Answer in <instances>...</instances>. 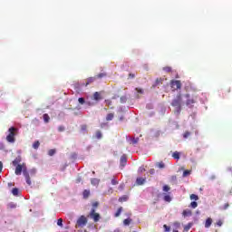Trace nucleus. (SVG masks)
I'll return each mask as SVG.
<instances>
[{"instance_id":"obj_1","label":"nucleus","mask_w":232,"mask_h":232,"mask_svg":"<svg viewBox=\"0 0 232 232\" xmlns=\"http://www.w3.org/2000/svg\"><path fill=\"white\" fill-rule=\"evenodd\" d=\"M22 172L24 177H25L26 184H28V186H32V179H30V173L28 172L25 163L18 164L15 168V175H21Z\"/></svg>"},{"instance_id":"obj_2","label":"nucleus","mask_w":232,"mask_h":232,"mask_svg":"<svg viewBox=\"0 0 232 232\" xmlns=\"http://www.w3.org/2000/svg\"><path fill=\"white\" fill-rule=\"evenodd\" d=\"M171 106L175 108L174 112L179 115L182 111V94H178L177 97L172 100Z\"/></svg>"},{"instance_id":"obj_3","label":"nucleus","mask_w":232,"mask_h":232,"mask_svg":"<svg viewBox=\"0 0 232 232\" xmlns=\"http://www.w3.org/2000/svg\"><path fill=\"white\" fill-rule=\"evenodd\" d=\"M18 131H19V129L15 127H10L8 129L9 134L6 136L7 142L14 144V142H15V135H17Z\"/></svg>"},{"instance_id":"obj_4","label":"nucleus","mask_w":232,"mask_h":232,"mask_svg":"<svg viewBox=\"0 0 232 232\" xmlns=\"http://www.w3.org/2000/svg\"><path fill=\"white\" fill-rule=\"evenodd\" d=\"M106 75H107L106 72H101V73L95 75L94 77H89L86 80L85 86H89V84L95 82V81H97V79H103V77H106Z\"/></svg>"},{"instance_id":"obj_5","label":"nucleus","mask_w":232,"mask_h":232,"mask_svg":"<svg viewBox=\"0 0 232 232\" xmlns=\"http://www.w3.org/2000/svg\"><path fill=\"white\" fill-rule=\"evenodd\" d=\"M87 224H88V218H86V217L84 216H81L76 222V228L84 227V226H86Z\"/></svg>"},{"instance_id":"obj_6","label":"nucleus","mask_w":232,"mask_h":232,"mask_svg":"<svg viewBox=\"0 0 232 232\" xmlns=\"http://www.w3.org/2000/svg\"><path fill=\"white\" fill-rule=\"evenodd\" d=\"M89 217H91L94 222L101 220V215L95 212V208H92Z\"/></svg>"},{"instance_id":"obj_7","label":"nucleus","mask_w":232,"mask_h":232,"mask_svg":"<svg viewBox=\"0 0 232 232\" xmlns=\"http://www.w3.org/2000/svg\"><path fill=\"white\" fill-rule=\"evenodd\" d=\"M170 86L174 90H180V88L182 87V83H180V81L179 80H172L170 82Z\"/></svg>"},{"instance_id":"obj_8","label":"nucleus","mask_w":232,"mask_h":232,"mask_svg":"<svg viewBox=\"0 0 232 232\" xmlns=\"http://www.w3.org/2000/svg\"><path fill=\"white\" fill-rule=\"evenodd\" d=\"M185 97L188 99L186 102V105L188 108H193V104H195V102H197V101H195V99H193V98H189V94H186Z\"/></svg>"},{"instance_id":"obj_9","label":"nucleus","mask_w":232,"mask_h":232,"mask_svg":"<svg viewBox=\"0 0 232 232\" xmlns=\"http://www.w3.org/2000/svg\"><path fill=\"white\" fill-rule=\"evenodd\" d=\"M92 100L99 102V101H102V95L100 92H95L92 96Z\"/></svg>"},{"instance_id":"obj_10","label":"nucleus","mask_w":232,"mask_h":232,"mask_svg":"<svg viewBox=\"0 0 232 232\" xmlns=\"http://www.w3.org/2000/svg\"><path fill=\"white\" fill-rule=\"evenodd\" d=\"M146 183V178H137L136 184L137 186H143Z\"/></svg>"},{"instance_id":"obj_11","label":"nucleus","mask_w":232,"mask_h":232,"mask_svg":"<svg viewBox=\"0 0 232 232\" xmlns=\"http://www.w3.org/2000/svg\"><path fill=\"white\" fill-rule=\"evenodd\" d=\"M120 162H121V166H126V162H128V157H126V154H123L121 157Z\"/></svg>"},{"instance_id":"obj_12","label":"nucleus","mask_w":232,"mask_h":232,"mask_svg":"<svg viewBox=\"0 0 232 232\" xmlns=\"http://www.w3.org/2000/svg\"><path fill=\"white\" fill-rule=\"evenodd\" d=\"M211 224H213V219H211V218H207L205 227H211Z\"/></svg>"},{"instance_id":"obj_13","label":"nucleus","mask_w":232,"mask_h":232,"mask_svg":"<svg viewBox=\"0 0 232 232\" xmlns=\"http://www.w3.org/2000/svg\"><path fill=\"white\" fill-rule=\"evenodd\" d=\"M43 119H44V121L48 124V122H50V115H48V113H45L43 115Z\"/></svg>"},{"instance_id":"obj_14","label":"nucleus","mask_w":232,"mask_h":232,"mask_svg":"<svg viewBox=\"0 0 232 232\" xmlns=\"http://www.w3.org/2000/svg\"><path fill=\"white\" fill-rule=\"evenodd\" d=\"M41 146V142L39 140H36L33 143L34 150H39V147Z\"/></svg>"},{"instance_id":"obj_15","label":"nucleus","mask_w":232,"mask_h":232,"mask_svg":"<svg viewBox=\"0 0 232 232\" xmlns=\"http://www.w3.org/2000/svg\"><path fill=\"white\" fill-rule=\"evenodd\" d=\"M183 217H191L192 212L189 209L184 210L182 213Z\"/></svg>"},{"instance_id":"obj_16","label":"nucleus","mask_w":232,"mask_h":232,"mask_svg":"<svg viewBox=\"0 0 232 232\" xmlns=\"http://www.w3.org/2000/svg\"><path fill=\"white\" fill-rule=\"evenodd\" d=\"M55 153H57V150L55 149H51L48 150L49 157H53Z\"/></svg>"},{"instance_id":"obj_17","label":"nucleus","mask_w":232,"mask_h":232,"mask_svg":"<svg viewBox=\"0 0 232 232\" xmlns=\"http://www.w3.org/2000/svg\"><path fill=\"white\" fill-rule=\"evenodd\" d=\"M19 162H21V157H18L13 160V166H19Z\"/></svg>"},{"instance_id":"obj_18","label":"nucleus","mask_w":232,"mask_h":232,"mask_svg":"<svg viewBox=\"0 0 232 232\" xmlns=\"http://www.w3.org/2000/svg\"><path fill=\"white\" fill-rule=\"evenodd\" d=\"M83 198H88L90 197V190L89 189H84L82 192Z\"/></svg>"},{"instance_id":"obj_19","label":"nucleus","mask_w":232,"mask_h":232,"mask_svg":"<svg viewBox=\"0 0 232 232\" xmlns=\"http://www.w3.org/2000/svg\"><path fill=\"white\" fill-rule=\"evenodd\" d=\"M229 208V203H226L225 205L219 207L220 211H226Z\"/></svg>"},{"instance_id":"obj_20","label":"nucleus","mask_w":232,"mask_h":232,"mask_svg":"<svg viewBox=\"0 0 232 232\" xmlns=\"http://www.w3.org/2000/svg\"><path fill=\"white\" fill-rule=\"evenodd\" d=\"M115 117V114L113 113H109L106 116V121H113V118Z\"/></svg>"},{"instance_id":"obj_21","label":"nucleus","mask_w":232,"mask_h":232,"mask_svg":"<svg viewBox=\"0 0 232 232\" xmlns=\"http://www.w3.org/2000/svg\"><path fill=\"white\" fill-rule=\"evenodd\" d=\"M95 139H102V132H101V130H97L95 133Z\"/></svg>"},{"instance_id":"obj_22","label":"nucleus","mask_w":232,"mask_h":232,"mask_svg":"<svg viewBox=\"0 0 232 232\" xmlns=\"http://www.w3.org/2000/svg\"><path fill=\"white\" fill-rule=\"evenodd\" d=\"M173 159H176L177 160H179V159H180V153H179V151H175L172 154Z\"/></svg>"},{"instance_id":"obj_23","label":"nucleus","mask_w":232,"mask_h":232,"mask_svg":"<svg viewBox=\"0 0 232 232\" xmlns=\"http://www.w3.org/2000/svg\"><path fill=\"white\" fill-rule=\"evenodd\" d=\"M163 72H167V73H171L172 69L170 66L163 67Z\"/></svg>"},{"instance_id":"obj_24","label":"nucleus","mask_w":232,"mask_h":232,"mask_svg":"<svg viewBox=\"0 0 232 232\" xmlns=\"http://www.w3.org/2000/svg\"><path fill=\"white\" fill-rule=\"evenodd\" d=\"M12 193L14 197H17V195H19V188H13Z\"/></svg>"},{"instance_id":"obj_25","label":"nucleus","mask_w":232,"mask_h":232,"mask_svg":"<svg viewBox=\"0 0 232 232\" xmlns=\"http://www.w3.org/2000/svg\"><path fill=\"white\" fill-rule=\"evenodd\" d=\"M163 200H165V202H171V196L170 195H165L163 198Z\"/></svg>"},{"instance_id":"obj_26","label":"nucleus","mask_w":232,"mask_h":232,"mask_svg":"<svg viewBox=\"0 0 232 232\" xmlns=\"http://www.w3.org/2000/svg\"><path fill=\"white\" fill-rule=\"evenodd\" d=\"M123 224L124 226H130V224H131V218H126L123 220Z\"/></svg>"},{"instance_id":"obj_27","label":"nucleus","mask_w":232,"mask_h":232,"mask_svg":"<svg viewBox=\"0 0 232 232\" xmlns=\"http://www.w3.org/2000/svg\"><path fill=\"white\" fill-rule=\"evenodd\" d=\"M105 104L108 106V108L113 110V107H111V100H105Z\"/></svg>"},{"instance_id":"obj_28","label":"nucleus","mask_w":232,"mask_h":232,"mask_svg":"<svg viewBox=\"0 0 232 232\" xmlns=\"http://www.w3.org/2000/svg\"><path fill=\"white\" fill-rule=\"evenodd\" d=\"M157 167L160 168V169H163V168H166V165L161 161L157 163Z\"/></svg>"},{"instance_id":"obj_29","label":"nucleus","mask_w":232,"mask_h":232,"mask_svg":"<svg viewBox=\"0 0 232 232\" xmlns=\"http://www.w3.org/2000/svg\"><path fill=\"white\" fill-rule=\"evenodd\" d=\"M91 184H92V186H97L99 184V179H92L91 180Z\"/></svg>"},{"instance_id":"obj_30","label":"nucleus","mask_w":232,"mask_h":232,"mask_svg":"<svg viewBox=\"0 0 232 232\" xmlns=\"http://www.w3.org/2000/svg\"><path fill=\"white\" fill-rule=\"evenodd\" d=\"M198 203H197V201H192L190 203V208H192V209H195L196 208H198Z\"/></svg>"},{"instance_id":"obj_31","label":"nucleus","mask_w":232,"mask_h":232,"mask_svg":"<svg viewBox=\"0 0 232 232\" xmlns=\"http://www.w3.org/2000/svg\"><path fill=\"white\" fill-rule=\"evenodd\" d=\"M128 200V196H122L119 198V202H126Z\"/></svg>"},{"instance_id":"obj_32","label":"nucleus","mask_w":232,"mask_h":232,"mask_svg":"<svg viewBox=\"0 0 232 232\" xmlns=\"http://www.w3.org/2000/svg\"><path fill=\"white\" fill-rule=\"evenodd\" d=\"M117 184H119V181L117 180V179H115V177H113L111 179V185L112 186H117Z\"/></svg>"},{"instance_id":"obj_33","label":"nucleus","mask_w":232,"mask_h":232,"mask_svg":"<svg viewBox=\"0 0 232 232\" xmlns=\"http://www.w3.org/2000/svg\"><path fill=\"white\" fill-rule=\"evenodd\" d=\"M190 200H198V196L197 194H191Z\"/></svg>"},{"instance_id":"obj_34","label":"nucleus","mask_w":232,"mask_h":232,"mask_svg":"<svg viewBox=\"0 0 232 232\" xmlns=\"http://www.w3.org/2000/svg\"><path fill=\"white\" fill-rule=\"evenodd\" d=\"M191 135V132H189V131H185V133L183 134V139H188L189 138V136Z\"/></svg>"},{"instance_id":"obj_35","label":"nucleus","mask_w":232,"mask_h":232,"mask_svg":"<svg viewBox=\"0 0 232 232\" xmlns=\"http://www.w3.org/2000/svg\"><path fill=\"white\" fill-rule=\"evenodd\" d=\"M121 213H122V207H121L120 208H118L117 212L115 213V217H120Z\"/></svg>"},{"instance_id":"obj_36","label":"nucleus","mask_w":232,"mask_h":232,"mask_svg":"<svg viewBox=\"0 0 232 232\" xmlns=\"http://www.w3.org/2000/svg\"><path fill=\"white\" fill-rule=\"evenodd\" d=\"M121 104H124V102H126V101H128V98H126V96H121L120 99Z\"/></svg>"},{"instance_id":"obj_37","label":"nucleus","mask_w":232,"mask_h":232,"mask_svg":"<svg viewBox=\"0 0 232 232\" xmlns=\"http://www.w3.org/2000/svg\"><path fill=\"white\" fill-rule=\"evenodd\" d=\"M188 175H191V170H184L183 177H188Z\"/></svg>"},{"instance_id":"obj_38","label":"nucleus","mask_w":232,"mask_h":232,"mask_svg":"<svg viewBox=\"0 0 232 232\" xmlns=\"http://www.w3.org/2000/svg\"><path fill=\"white\" fill-rule=\"evenodd\" d=\"M191 229V223L184 227V231H189Z\"/></svg>"},{"instance_id":"obj_39","label":"nucleus","mask_w":232,"mask_h":232,"mask_svg":"<svg viewBox=\"0 0 232 232\" xmlns=\"http://www.w3.org/2000/svg\"><path fill=\"white\" fill-rule=\"evenodd\" d=\"M81 130H82V131H86V130H88V125H86V124L82 125Z\"/></svg>"},{"instance_id":"obj_40","label":"nucleus","mask_w":232,"mask_h":232,"mask_svg":"<svg viewBox=\"0 0 232 232\" xmlns=\"http://www.w3.org/2000/svg\"><path fill=\"white\" fill-rule=\"evenodd\" d=\"M169 189H171V188H169V186H168V185L163 186V191L168 192V191H169Z\"/></svg>"},{"instance_id":"obj_41","label":"nucleus","mask_w":232,"mask_h":232,"mask_svg":"<svg viewBox=\"0 0 232 232\" xmlns=\"http://www.w3.org/2000/svg\"><path fill=\"white\" fill-rule=\"evenodd\" d=\"M57 226H60V227H63V218H59L57 220Z\"/></svg>"},{"instance_id":"obj_42","label":"nucleus","mask_w":232,"mask_h":232,"mask_svg":"<svg viewBox=\"0 0 232 232\" xmlns=\"http://www.w3.org/2000/svg\"><path fill=\"white\" fill-rule=\"evenodd\" d=\"M132 144H138L139 143V138H133L131 140Z\"/></svg>"},{"instance_id":"obj_43","label":"nucleus","mask_w":232,"mask_h":232,"mask_svg":"<svg viewBox=\"0 0 232 232\" xmlns=\"http://www.w3.org/2000/svg\"><path fill=\"white\" fill-rule=\"evenodd\" d=\"M161 82H162V78H158V79L156 80V86L159 85V84H160Z\"/></svg>"},{"instance_id":"obj_44","label":"nucleus","mask_w":232,"mask_h":232,"mask_svg":"<svg viewBox=\"0 0 232 232\" xmlns=\"http://www.w3.org/2000/svg\"><path fill=\"white\" fill-rule=\"evenodd\" d=\"M78 102H79L80 104H84V102H85L84 98H79V99H78Z\"/></svg>"},{"instance_id":"obj_45","label":"nucleus","mask_w":232,"mask_h":232,"mask_svg":"<svg viewBox=\"0 0 232 232\" xmlns=\"http://www.w3.org/2000/svg\"><path fill=\"white\" fill-rule=\"evenodd\" d=\"M144 171H146V169H144V167H140L139 172L140 173H144Z\"/></svg>"},{"instance_id":"obj_46","label":"nucleus","mask_w":232,"mask_h":232,"mask_svg":"<svg viewBox=\"0 0 232 232\" xmlns=\"http://www.w3.org/2000/svg\"><path fill=\"white\" fill-rule=\"evenodd\" d=\"M92 208H93V209H95V208H99V202H94V203H92Z\"/></svg>"},{"instance_id":"obj_47","label":"nucleus","mask_w":232,"mask_h":232,"mask_svg":"<svg viewBox=\"0 0 232 232\" xmlns=\"http://www.w3.org/2000/svg\"><path fill=\"white\" fill-rule=\"evenodd\" d=\"M222 224H223L222 220L219 219V220L216 223V226H218V227H221Z\"/></svg>"},{"instance_id":"obj_48","label":"nucleus","mask_w":232,"mask_h":232,"mask_svg":"<svg viewBox=\"0 0 232 232\" xmlns=\"http://www.w3.org/2000/svg\"><path fill=\"white\" fill-rule=\"evenodd\" d=\"M163 227L165 228V231H166V232H169L170 229H171V228H170L169 227H168L167 225H164Z\"/></svg>"},{"instance_id":"obj_49","label":"nucleus","mask_w":232,"mask_h":232,"mask_svg":"<svg viewBox=\"0 0 232 232\" xmlns=\"http://www.w3.org/2000/svg\"><path fill=\"white\" fill-rule=\"evenodd\" d=\"M129 79H135V73H129Z\"/></svg>"},{"instance_id":"obj_50","label":"nucleus","mask_w":232,"mask_h":232,"mask_svg":"<svg viewBox=\"0 0 232 232\" xmlns=\"http://www.w3.org/2000/svg\"><path fill=\"white\" fill-rule=\"evenodd\" d=\"M58 131H60V132L64 131V126H59Z\"/></svg>"},{"instance_id":"obj_51","label":"nucleus","mask_w":232,"mask_h":232,"mask_svg":"<svg viewBox=\"0 0 232 232\" xmlns=\"http://www.w3.org/2000/svg\"><path fill=\"white\" fill-rule=\"evenodd\" d=\"M136 92H138V93H143L142 89H138V88H136Z\"/></svg>"},{"instance_id":"obj_52","label":"nucleus","mask_w":232,"mask_h":232,"mask_svg":"<svg viewBox=\"0 0 232 232\" xmlns=\"http://www.w3.org/2000/svg\"><path fill=\"white\" fill-rule=\"evenodd\" d=\"M3 171V161H0V173Z\"/></svg>"},{"instance_id":"obj_53","label":"nucleus","mask_w":232,"mask_h":232,"mask_svg":"<svg viewBox=\"0 0 232 232\" xmlns=\"http://www.w3.org/2000/svg\"><path fill=\"white\" fill-rule=\"evenodd\" d=\"M150 173L151 175H153V174L155 173V169H150Z\"/></svg>"},{"instance_id":"obj_54","label":"nucleus","mask_w":232,"mask_h":232,"mask_svg":"<svg viewBox=\"0 0 232 232\" xmlns=\"http://www.w3.org/2000/svg\"><path fill=\"white\" fill-rule=\"evenodd\" d=\"M113 232H121V229L116 228Z\"/></svg>"},{"instance_id":"obj_55","label":"nucleus","mask_w":232,"mask_h":232,"mask_svg":"<svg viewBox=\"0 0 232 232\" xmlns=\"http://www.w3.org/2000/svg\"><path fill=\"white\" fill-rule=\"evenodd\" d=\"M123 119H124V117H122V116L120 117V121H123Z\"/></svg>"},{"instance_id":"obj_56","label":"nucleus","mask_w":232,"mask_h":232,"mask_svg":"<svg viewBox=\"0 0 232 232\" xmlns=\"http://www.w3.org/2000/svg\"><path fill=\"white\" fill-rule=\"evenodd\" d=\"M230 92H231V89H228V90H227V93H230Z\"/></svg>"},{"instance_id":"obj_57","label":"nucleus","mask_w":232,"mask_h":232,"mask_svg":"<svg viewBox=\"0 0 232 232\" xmlns=\"http://www.w3.org/2000/svg\"><path fill=\"white\" fill-rule=\"evenodd\" d=\"M173 232H179V230H173Z\"/></svg>"}]
</instances>
